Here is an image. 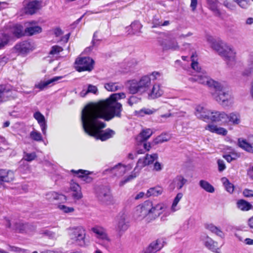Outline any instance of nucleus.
I'll return each instance as SVG.
<instances>
[{
	"mask_svg": "<svg viewBox=\"0 0 253 253\" xmlns=\"http://www.w3.org/2000/svg\"><path fill=\"white\" fill-rule=\"evenodd\" d=\"M220 88H213L214 92L212 93L214 99L223 106H229L233 103L234 97L231 91L227 90L220 83Z\"/></svg>",
	"mask_w": 253,
	"mask_h": 253,
	"instance_id": "5",
	"label": "nucleus"
},
{
	"mask_svg": "<svg viewBox=\"0 0 253 253\" xmlns=\"http://www.w3.org/2000/svg\"><path fill=\"white\" fill-rule=\"evenodd\" d=\"M151 83V79L149 76H143L138 81L133 80L129 82V90L132 94L146 91Z\"/></svg>",
	"mask_w": 253,
	"mask_h": 253,
	"instance_id": "6",
	"label": "nucleus"
},
{
	"mask_svg": "<svg viewBox=\"0 0 253 253\" xmlns=\"http://www.w3.org/2000/svg\"><path fill=\"white\" fill-rule=\"evenodd\" d=\"M224 158L228 162H231L232 161L236 160L240 157V154L235 151L223 156Z\"/></svg>",
	"mask_w": 253,
	"mask_h": 253,
	"instance_id": "49",
	"label": "nucleus"
},
{
	"mask_svg": "<svg viewBox=\"0 0 253 253\" xmlns=\"http://www.w3.org/2000/svg\"><path fill=\"white\" fill-rule=\"evenodd\" d=\"M95 193L98 198L103 202H109L112 200L111 189L109 186H99L96 188Z\"/></svg>",
	"mask_w": 253,
	"mask_h": 253,
	"instance_id": "14",
	"label": "nucleus"
},
{
	"mask_svg": "<svg viewBox=\"0 0 253 253\" xmlns=\"http://www.w3.org/2000/svg\"><path fill=\"white\" fill-rule=\"evenodd\" d=\"M171 138L170 135L168 133H162L158 136L153 140V143L155 144L162 143L169 141Z\"/></svg>",
	"mask_w": 253,
	"mask_h": 253,
	"instance_id": "46",
	"label": "nucleus"
},
{
	"mask_svg": "<svg viewBox=\"0 0 253 253\" xmlns=\"http://www.w3.org/2000/svg\"><path fill=\"white\" fill-rule=\"evenodd\" d=\"M94 62L88 57H79L75 62V68L79 72H90L93 69Z\"/></svg>",
	"mask_w": 253,
	"mask_h": 253,
	"instance_id": "9",
	"label": "nucleus"
},
{
	"mask_svg": "<svg viewBox=\"0 0 253 253\" xmlns=\"http://www.w3.org/2000/svg\"><path fill=\"white\" fill-rule=\"evenodd\" d=\"M141 142L138 146L137 153V154H143L145 151H148L151 149V144L149 142L144 141H139Z\"/></svg>",
	"mask_w": 253,
	"mask_h": 253,
	"instance_id": "44",
	"label": "nucleus"
},
{
	"mask_svg": "<svg viewBox=\"0 0 253 253\" xmlns=\"http://www.w3.org/2000/svg\"><path fill=\"white\" fill-rule=\"evenodd\" d=\"M206 229L221 239H224L225 234L219 226H217L212 223H206L204 225Z\"/></svg>",
	"mask_w": 253,
	"mask_h": 253,
	"instance_id": "26",
	"label": "nucleus"
},
{
	"mask_svg": "<svg viewBox=\"0 0 253 253\" xmlns=\"http://www.w3.org/2000/svg\"><path fill=\"white\" fill-rule=\"evenodd\" d=\"M30 136L32 139L36 141L42 140V137L41 133L35 129L30 132Z\"/></svg>",
	"mask_w": 253,
	"mask_h": 253,
	"instance_id": "51",
	"label": "nucleus"
},
{
	"mask_svg": "<svg viewBox=\"0 0 253 253\" xmlns=\"http://www.w3.org/2000/svg\"><path fill=\"white\" fill-rule=\"evenodd\" d=\"M133 167L132 164L124 165L121 164L115 166L112 169L113 173H114L117 176H121L126 172L130 171Z\"/></svg>",
	"mask_w": 253,
	"mask_h": 253,
	"instance_id": "27",
	"label": "nucleus"
},
{
	"mask_svg": "<svg viewBox=\"0 0 253 253\" xmlns=\"http://www.w3.org/2000/svg\"><path fill=\"white\" fill-rule=\"evenodd\" d=\"M200 240L209 250L216 253H220L222 246L220 245L217 241L213 240L209 235L206 234L201 235Z\"/></svg>",
	"mask_w": 253,
	"mask_h": 253,
	"instance_id": "12",
	"label": "nucleus"
},
{
	"mask_svg": "<svg viewBox=\"0 0 253 253\" xmlns=\"http://www.w3.org/2000/svg\"><path fill=\"white\" fill-rule=\"evenodd\" d=\"M227 114L223 111L211 110L208 121L220 122L222 124H227Z\"/></svg>",
	"mask_w": 253,
	"mask_h": 253,
	"instance_id": "16",
	"label": "nucleus"
},
{
	"mask_svg": "<svg viewBox=\"0 0 253 253\" xmlns=\"http://www.w3.org/2000/svg\"><path fill=\"white\" fill-rule=\"evenodd\" d=\"M71 171L75 173L78 177L82 178L83 180L86 183H90L92 178L89 176V172L87 170L79 169L78 170H72Z\"/></svg>",
	"mask_w": 253,
	"mask_h": 253,
	"instance_id": "34",
	"label": "nucleus"
},
{
	"mask_svg": "<svg viewBox=\"0 0 253 253\" xmlns=\"http://www.w3.org/2000/svg\"><path fill=\"white\" fill-rule=\"evenodd\" d=\"M158 155L154 153L152 154H147L144 157L138 159L136 165L134 168V171H139L142 169L146 166L153 164L155 161L158 160Z\"/></svg>",
	"mask_w": 253,
	"mask_h": 253,
	"instance_id": "13",
	"label": "nucleus"
},
{
	"mask_svg": "<svg viewBox=\"0 0 253 253\" xmlns=\"http://www.w3.org/2000/svg\"><path fill=\"white\" fill-rule=\"evenodd\" d=\"M221 182L225 189V190L229 194H233L235 190L234 185L230 182L229 179L223 177L221 179Z\"/></svg>",
	"mask_w": 253,
	"mask_h": 253,
	"instance_id": "40",
	"label": "nucleus"
},
{
	"mask_svg": "<svg viewBox=\"0 0 253 253\" xmlns=\"http://www.w3.org/2000/svg\"><path fill=\"white\" fill-rule=\"evenodd\" d=\"M195 56L194 55H193L191 56V59H192V68L195 70L197 72V73L201 72L202 70H201V68L199 66L198 63L195 61Z\"/></svg>",
	"mask_w": 253,
	"mask_h": 253,
	"instance_id": "56",
	"label": "nucleus"
},
{
	"mask_svg": "<svg viewBox=\"0 0 253 253\" xmlns=\"http://www.w3.org/2000/svg\"><path fill=\"white\" fill-rule=\"evenodd\" d=\"M69 189L70 192H72V197L74 199L79 200L83 197L81 186L74 180L70 181Z\"/></svg>",
	"mask_w": 253,
	"mask_h": 253,
	"instance_id": "28",
	"label": "nucleus"
},
{
	"mask_svg": "<svg viewBox=\"0 0 253 253\" xmlns=\"http://www.w3.org/2000/svg\"><path fill=\"white\" fill-rule=\"evenodd\" d=\"M26 29L25 34L27 36H32L42 32V29L36 25L35 21L28 22L25 23Z\"/></svg>",
	"mask_w": 253,
	"mask_h": 253,
	"instance_id": "24",
	"label": "nucleus"
},
{
	"mask_svg": "<svg viewBox=\"0 0 253 253\" xmlns=\"http://www.w3.org/2000/svg\"><path fill=\"white\" fill-rule=\"evenodd\" d=\"M35 48V46L33 43L27 42L19 43L15 46V49L16 52L22 54L33 51Z\"/></svg>",
	"mask_w": 253,
	"mask_h": 253,
	"instance_id": "20",
	"label": "nucleus"
},
{
	"mask_svg": "<svg viewBox=\"0 0 253 253\" xmlns=\"http://www.w3.org/2000/svg\"><path fill=\"white\" fill-rule=\"evenodd\" d=\"M217 164L219 171H222L225 169L226 166L223 160H218L217 161Z\"/></svg>",
	"mask_w": 253,
	"mask_h": 253,
	"instance_id": "63",
	"label": "nucleus"
},
{
	"mask_svg": "<svg viewBox=\"0 0 253 253\" xmlns=\"http://www.w3.org/2000/svg\"><path fill=\"white\" fill-rule=\"evenodd\" d=\"M142 26L138 21H135L126 28L127 32L129 35L137 34L140 32Z\"/></svg>",
	"mask_w": 253,
	"mask_h": 253,
	"instance_id": "35",
	"label": "nucleus"
},
{
	"mask_svg": "<svg viewBox=\"0 0 253 253\" xmlns=\"http://www.w3.org/2000/svg\"><path fill=\"white\" fill-rule=\"evenodd\" d=\"M15 179L14 172L10 170L0 169V187L4 182H11Z\"/></svg>",
	"mask_w": 253,
	"mask_h": 253,
	"instance_id": "22",
	"label": "nucleus"
},
{
	"mask_svg": "<svg viewBox=\"0 0 253 253\" xmlns=\"http://www.w3.org/2000/svg\"><path fill=\"white\" fill-rule=\"evenodd\" d=\"M153 134L152 130L150 128H146L142 130L137 136L138 141H144L148 139Z\"/></svg>",
	"mask_w": 253,
	"mask_h": 253,
	"instance_id": "41",
	"label": "nucleus"
},
{
	"mask_svg": "<svg viewBox=\"0 0 253 253\" xmlns=\"http://www.w3.org/2000/svg\"><path fill=\"white\" fill-rule=\"evenodd\" d=\"M182 193H177L173 199L170 210L167 204L164 202H154L147 200L137 206L133 211V217L137 220L150 222L160 217L162 220H165L170 215V212H174L180 209L178 203L183 198Z\"/></svg>",
	"mask_w": 253,
	"mask_h": 253,
	"instance_id": "1",
	"label": "nucleus"
},
{
	"mask_svg": "<svg viewBox=\"0 0 253 253\" xmlns=\"http://www.w3.org/2000/svg\"><path fill=\"white\" fill-rule=\"evenodd\" d=\"M98 91L97 88L96 86L89 84L88 86L87 90L86 91H83L81 92L80 95L81 96H84L87 93L90 92L94 94H96Z\"/></svg>",
	"mask_w": 253,
	"mask_h": 253,
	"instance_id": "52",
	"label": "nucleus"
},
{
	"mask_svg": "<svg viewBox=\"0 0 253 253\" xmlns=\"http://www.w3.org/2000/svg\"><path fill=\"white\" fill-rule=\"evenodd\" d=\"M57 208L61 212L66 214L73 213L75 211L74 207L65 205L63 203H58Z\"/></svg>",
	"mask_w": 253,
	"mask_h": 253,
	"instance_id": "45",
	"label": "nucleus"
},
{
	"mask_svg": "<svg viewBox=\"0 0 253 253\" xmlns=\"http://www.w3.org/2000/svg\"><path fill=\"white\" fill-rule=\"evenodd\" d=\"M186 182V180L182 176H177L174 180V183L178 189H180Z\"/></svg>",
	"mask_w": 253,
	"mask_h": 253,
	"instance_id": "48",
	"label": "nucleus"
},
{
	"mask_svg": "<svg viewBox=\"0 0 253 253\" xmlns=\"http://www.w3.org/2000/svg\"><path fill=\"white\" fill-rule=\"evenodd\" d=\"M163 192V188L160 186H156L152 187L147 190L146 192V197L149 198L151 196H158L161 195Z\"/></svg>",
	"mask_w": 253,
	"mask_h": 253,
	"instance_id": "38",
	"label": "nucleus"
},
{
	"mask_svg": "<svg viewBox=\"0 0 253 253\" xmlns=\"http://www.w3.org/2000/svg\"><path fill=\"white\" fill-rule=\"evenodd\" d=\"M9 38L6 35H4L2 37L0 38V49L7 44Z\"/></svg>",
	"mask_w": 253,
	"mask_h": 253,
	"instance_id": "60",
	"label": "nucleus"
},
{
	"mask_svg": "<svg viewBox=\"0 0 253 253\" xmlns=\"http://www.w3.org/2000/svg\"><path fill=\"white\" fill-rule=\"evenodd\" d=\"M236 206L239 210L243 211H249L253 208V206L250 203L243 199L238 200Z\"/></svg>",
	"mask_w": 253,
	"mask_h": 253,
	"instance_id": "36",
	"label": "nucleus"
},
{
	"mask_svg": "<svg viewBox=\"0 0 253 253\" xmlns=\"http://www.w3.org/2000/svg\"><path fill=\"white\" fill-rule=\"evenodd\" d=\"M191 80L200 84L207 85L211 88H220L221 87L220 83L211 79L204 70L194 75L191 78Z\"/></svg>",
	"mask_w": 253,
	"mask_h": 253,
	"instance_id": "7",
	"label": "nucleus"
},
{
	"mask_svg": "<svg viewBox=\"0 0 253 253\" xmlns=\"http://www.w3.org/2000/svg\"><path fill=\"white\" fill-rule=\"evenodd\" d=\"M100 42L99 39L98 38V35L97 33H95L93 35V40L92 41V46L87 47L85 49V52L88 53L91 51L92 48V46H95L99 44Z\"/></svg>",
	"mask_w": 253,
	"mask_h": 253,
	"instance_id": "50",
	"label": "nucleus"
},
{
	"mask_svg": "<svg viewBox=\"0 0 253 253\" xmlns=\"http://www.w3.org/2000/svg\"><path fill=\"white\" fill-rule=\"evenodd\" d=\"M139 101L138 98L135 96H132L128 100L127 103L130 106H132L134 104L137 103Z\"/></svg>",
	"mask_w": 253,
	"mask_h": 253,
	"instance_id": "64",
	"label": "nucleus"
},
{
	"mask_svg": "<svg viewBox=\"0 0 253 253\" xmlns=\"http://www.w3.org/2000/svg\"><path fill=\"white\" fill-rule=\"evenodd\" d=\"M236 55L235 48L227 44L219 56L223 58L229 67H233L237 63Z\"/></svg>",
	"mask_w": 253,
	"mask_h": 253,
	"instance_id": "8",
	"label": "nucleus"
},
{
	"mask_svg": "<svg viewBox=\"0 0 253 253\" xmlns=\"http://www.w3.org/2000/svg\"><path fill=\"white\" fill-rule=\"evenodd\" d=\"M205 129L211 133H215L218 135L225 136L227 135V130L222 127L217 126L214 124H208L205 126Z\"/></svg>",
	"mask_w": 253,
	"mask_h": 253,
	"instance_id": "32",
	"label": "nucleus"
},
{
	"mask_svg": "<svg viewBox=\"0 0 253 253\" xmlns=\"http://www.w3.org/2000/svg\"><path fill=\"white\" fill-rule=\"evenodd\" d=\"M2 86L0 88V102L6 101L10 99L16 97V92L14 90L10 88H4L1 90Z\"/></svg>",
	"mask_w": 253,
	"mask_h": 253,
	"instance_id": "29",
	"label": "nucleus"
},
{
	"mask_svg": "<svg viewBox=\"0 0 253 253\" xmlns=\"http://www.w3.org/2000/svg\"><path fill=\"white\" fill-rule=\"evenodd\" d=\"M70 239L75 243L81 247H86L89 244L87 238L85 229L81 226H73L68 228Z\"/></svg>",
	"mask_w": 253,
	"mask_h": 253,
	"instance_id": "4",
	"label": "nucleus"
},
{
	"mask_svg": "<svg viewBox=\"0 0 253 253\" xmlns=\"http://www.w3.org/2000/svg\"><path fill=\"white\" fill-rule=\"evenodd\" d=\"M242 194L245 198H252L253 197V190L248 188H245L243 190Z\"/></svg>",
	"mask_w": 253,
	"mask_h": 253,
	"instance_id": "59",
	"label": "nucleus"
},
{
	"mask_svg": "<svg viewBox=\"0 0 253 253\" xmlns=\"http://www.w3.org/2000/svg\"><path fill=\"white\" fill-rule=\"evenodd\" d=\"M154 162L153 170L155 171H161L163 169V165L161 163L157 161V160L155 161Z\"/></svg>",
	"mask_w": 253,
	"mask_h": 253,
	"instance_id": "58",
	"label": "nucleus"
},
{
	"mask_svg": "<svg viewBox=\"0 0 253 253\" xmlns=\"http://www.w3.org/2000/svg\"><path fill=\"white\" fill-rule=\"evenodd\" d=\"M12 32L14 36L19 37L23 36V28L21 25H16L12 29Z\"/></svg>",
	"mask_w": 253,
	"mask_h": 253,
	"instance_id": "53",
	"label": "nucleus"
},
{
	"mask_svg": "<svg viewBox=\"0 0 253 253\" xmlns=\"http://www.w3.org/2000/svg\"><path fill=\"white\" fill-rule=\"evenodd\" d=\"M128 227L126 215L125 213L120 214L117 217L116 230L119 233H123L127 230Z\"/></svg>",
	"mask_w": 253,
	"mask_h": 253,
	"instance_id": "18",
	"label": "nucleus"
},
{
	"mask_svg": "<svg viewBox=\"0 0 253 253\" xmlns=\"http://www.w3.org/2000/svg\"><path fill=\"white\" fill-rule=\"evenodd\" d=\"M45 198L50 202L56 201H62L63 203L64 202H66L67 200L66 196L54 191L47 193L45 195Z\"/></svg>",
	"mask_w": 253,
	"mask_h": 253,
	"instance_id": "31",
	"label": "nucleus"
},
{
	"mask_svg": "<svg viewBox=\"0 0 253 253\" xmlns=\"http://www.w3.org/2000/svg\"><path fill=\"white\" fill-rule=\"evenodd\" d=\"M238 145L248 152L253 153V136L249 138L248 140L239 138L238 139Z\"/></svg>",
	"mask_w": 253,
	"mask_h": 253,
	"instance_id": "23",
	"label": "nucleus"
},
{
	"mask_svg": "<svg viewBox=\"0 0 253 253\" xmlns=\"http://www.w3.org/2000/svg\"><path fill=\"white\" fill-rule=\"evenodd\" d=\"M106 113L98 111L88 106H85L82 112L81 121L83 128L85 133L101 141H105L112 137L115 132L107 129L102 130L105 127V124L100 119H104L109 121Z\"/></svg>",
	"mask_w": 253,
	"mask_h": 253,
	"instance_id": "2",
	"label": "nucleus"
},
{
	"mask_svg": "<svg viewBox=\"0 0 253 253\" xmlns=\"http://www.w3.org/2000/svg\"><path fill=\"white\" fill-rule=\"evenodd\" d=\"M63 78V76H56L47 81H41L35 85V87L42 90L48 86L54 85L59 80Z\"/></svg>",
	"mask_w": 253,
	"mask_h": 253,
	"instance_id": "25",
	"label": "nucleus"
},
{
	"mask_svg": "<svg viewBox=\"0 0 253 253\" xmlns=\"http://www.w3.org/2000/svg\"><path fill=\"white\" fill-rule=\"evenodd\" d=\"M227 124L230 122L233 125H237L241 122V117L238 113H231L229 114H227Z\"/></svg>",
	"mask_w": 253,
	"mask_h": 253,
	"instance_id": "37",
	"label": "nucleus"
},
{
	"mask_svg": "<svg viewBox=\"0 0 253 253\" xmlns=\"http://www.w3.org/2000/svg\"><path fill=\"white\" fill-rule=\"evenodd\" d=\"M223 4L225 6L231 9H233L235 8V4L230 0L224 1Z\"/></svg>",
	"mask_w": 253,
	"mask_h": 253,
	"instance_id": "62",
	"label": "nucleus"
},
{
	"mask_svg": "<svg viewBox=\"0 0 253 253\" xmlns=\"http://www.w3.org/2000/svg\"><path fill=\"white\" fill-rule=\"evenodd\" d=\"M208 6L215 14L220 15L219 3L216 0H208Z\"/></svg>",
	"mask_w": 253,
	"mask_h": 253,
	"instance_id": "43",
	"label": "nucleus"
},
{
	"mask_svg": "<svg viewBox=\"0 0 253 253\" xmlns=\"http://www.w3.org/2000/svg\"><path fill=\"white\" fill-rule=\"evenodd\" d=\"M136 176V173L131 174L127 177H125L123 180H121L119 183V185L120 186H124L126 183L129 182L133 178H134Z\"/></svg>",
	"mask_w": 253,
	"mask_h": 253,
	"instance_id": "55",
	"label": "nucleus"
},
{
	"mask_svg": "<svg viewBox=\"0 0 253 253\" xmlns=\"http://www.w3.org/2000/svg\"><path fill=\"white\" fill-rule=\"evenodd\" d=\"M126 97V94L124 92L114 93L105 100L89 103L86 106L104 112L108 118L112 119L115 116H121L122 105L117 101Z\"/></svg>",
	"mask_w": 253,
	"mask_h": 253,
	"instance_id": "3",
	"label": "nucleus"
},
{
	"mask_svg": "<svg viewBox=\"0 0 253 253\" xmlns=\"http://www.w3.org/2000/svg\"><path fill=\"white\" fill-rule=\"evenodd\" d=\"M62 50L61 47L55 45L52 47L50 51V54L52 55L57 54Z\"/></svg>",
	"mask_w": 253,
	"mask_h": 253,
	"instance_id": "61",
	"label": "nucleus"
},
{
	"mask_svg": "<svg viewBox=\"0 0 253 253\" xmlns=\"http://www.w3.org/2000/svg\"><path fill=\"white\" fill-rule=\"evenodd\" d=\"M43 6V2L42 0H33L25 4L24 10L26 13L33 14L41 9Z\"/></svg>",
	"mask_w": 253,
	"mask_h": 253,
	"instance_id": "17",
	"label": "nucleus"
},
{
	"mask_svg": "<svg viewBox=\"0 0 253 253\" xmlns=\"http://www.w3.org/2000/svg\"><path fill=\"white\" fill-rule=\"evenodd\" d=\"M34 118L37 120L41 127V130L44 135L46 133V123L44 116L40 112H36L34 114Z\"/></svg>",
	"mask_w": 253,
	"mask_h": 253,
	"instance_id": "33",
	"label": "nucleus"
},
{
	"mask_svg": "<svg viewBox=\"0 0 253 253\" xmlns=\"http://www.w3.org/2000/svg\"><path fill=\"white\" fill-rule=\"evenodd\" d=\"M156 112V110L154 108H143L139 110L135 111L134 112V114L138 117H143L145 115L153 114Z\"/></svg>",
	"mask_w": 253,
	"mask_h": 253,
	"instance_id": "39",
	"label": "nucleus"
},
{
	"mask_svg": "<svg viewBox=\"0 0 253 253\" xmlns=\"http://www.w3.org/2000/svg\"><path fill=\"white\" fill-rule=\"evenodd\" d=\"M206 40L210 47L219 55L227 44L226 43L220 39L215 38L209 35L206 36Z\"/></svg>",
	"mask_w": 253,
	"mask_h": 253,
	"instance_id": "11",
	"label": "nucleus"
},
{
	"mask_svg": "<svg viewBox=\"0 0 253 253\" xmlns=\"http://www.w3.org/2000/svg\"><path fill=\"white\" fill-rule=\"evenodd\" d=\"M242 8H247L250 4L249 0H233Z\"/></svg>",
	"mask_w": 253,
	"mask_h": 253,
	"instance_id": "57",
	"label": "nucleus"
},
{
	"mask_svg": "<svg viewBox=\"0 0 253 253\" xmlns=\"http://www.w3.org/2000/svg\"><path fill=\"white\" fill-rule=\"evenodd\" d=\"M165 245V242L162 239H158L151 242L146 249L144 253H156L161 250Z\"/></svg>",
	"mask_w": 253,
	"mask_h": 253,
	"instance_id": "21",
	"label": "nucleus"
},
{
	"mask_svg": "<svg viewBox=\"0 0 253 253\" xmlns=\"http://www.w3.org/2000/svg\"><path fill=\"white\" fill-rule=\"evenodd\" d=\"M200 187L204 190L209 193H213L214 191V187L207 181L201 180L199 181Z\"/></svg>",
	"mask_w": 253,
	"mask_h": 253,
	"instance_id": "47",
	"label": "nucleus"
},
{
	"mask_svg": "<svg viewBox=\"0 0 253 253\" xmlns=\"http://www.w3.org/2000/svg\"><path fill=\"white\" fill-rule=\"evenodd\" d=\"M211 110H209L205 106L201 104L195 107V115L198 118L205 122H208Z\"/></svg>",
	"mask_w": 253,
	"mask_h": 253,
	"instance_id": "19",
	"label": "nucleus"
},
{
	"mask_svg": "<svg viewBox=\"0 0 253 253\" xmlns=\"http://www.w3.org/2000/svg\"><path fill=\"white\" fill-rule=\"evenodd\" d=\"M158 42L159 45L163 50H176L179 48L177 42L174 39L167 36L159 38Z\"/></svg>",
	"mask_w": 253,
	"mask_h": 253,
	"instance_id": "10",
	"label": "nucleus"
},
{
	"mask_svg": "<svg viewBox=\"0 0 253 253\" xmlns=\"http://www.w3.org/2000/svg\"><path fill=\"white\" fill-rule=\"evenodd\" d=\"M164 93L163 86L160 83L154 84L152 87L147 91V98L149 100H154L161 97Z\"/></svg>",
	"mask_w": 253,
	"mask_h": 253,
	"instance_id": "15",
	"label": "nucleus"
},
{
	"mask_svg": "<svg viewBox=\"0 0 253 253\" xmlns=\"http://www.w3.org/2000/svg\"><path fill=\"white\" fill-rule=\"evenodd\" d=\"M91 231L96 235L98 239L101 240L104 242H110V239L103 227L95 226L91 228Z\"/></svg>",
	"mask_w": 253,
	"mask_h": 253,
	"instance_id": "30",
	"label": "nucleus"
},
{
	"mask_svg": "<svg viewBox=\"0 0 253 253\" xmlns=\"http://www.w3.org/2000/svg\"><path fill=\"white\" fill-rule=\"evenodd\" d=\"M105 88L109 91H116L123 88V85L118 83L110 82L104 84Z\"/></svg>",
	"mask_w": 253,
	"mask_h": 253,
	"instance_id": "42",
	"label": "nucleus"
},
{
	"mask_svg": "<svg viewBox=\"0 0 253 253\" xmlns=\"http://www.w3.org/2000/svg\"><path fill=\"white\" fill-rule=\"evenodd\" d=\"M37 156L35 153H25L24 154L23 159L26 161L31 162L35 160Z\"/></svg>",
	"mask_w": 253,
	"mask_h": 253,
	"instance_id": "54",
	"label": "nucleus"
}]
</instances>
